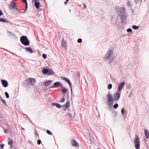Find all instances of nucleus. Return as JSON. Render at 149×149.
<instances>
[{
	"instance_id": "obj_1",
	"label": "nucleus",
	"mask_w": 149,
	"mask_h": 149,
	"mask_svg": "<svg viewBox=\"0 0 149 149\" xmlns=\"http://www.w3.org/2000/svg\"><path fill=\"white\" fill-rule=\"evenodd\" d=\"M114 53L113 50L111 49L108 50L104 57V61L109 64H111L114 61Z\"/></svg>"
},
{
	"instance_id": "obj_2",
	"label": "nucleus",
	"mask_w": 149,
	"mask_h": 149,
	"mask_svg": "<svg viewBox=\"0 0 149 149\" xmlns=\"http://www.w3.org/2000/svg\"><path fill=\"white\" fill-rule=\"evenodd\" d=\"M117 13L120 18L121 23L125 24L127 16L125 9L123 8H118L117 10Z\"/></svg>"
},
{
	"instance_id": "obj_3",
	"label": "nucleus",
	"mask_w": 149,
	"mask_h": 149,
	"mask_svg": "<svg viewBox=\"0 0 149 149\" xmlns=\"http://www.w3.org/2000/svg\"><path fill=\"white\" fill-rule=\"evenodd\" d=\"M108 99L107 101V104L110 107H112L113 105V101H114V99L112 95L109 92L108 94L107 95Z\"/></svg>"
},
{
	"instance_id": "obj_4",
	"label": "nucleus",
	"mask_w": 149,
	"mask_h": 149,
	"mask_svg": "<svg viewBox=\"0 0 149 149\" xmlns=\"http://www.w3.org/2000/svg\"><path fill=\"white\" fill-rule=\"evenodd\" d=\"M20 40L21 42L24 45L28 46L30 43V41L26 36H22L20 38Z\"/></svg>"
},
{
	"instance_id": "obj_5",
	"label": "nucleus",
	"mask_w": 149,
	"mask_h": 149,
	"mask_svg": "<svg viewBox=\"0 0 149 149\" xmlns=\"http://www.w3.org/2000/svg\"><path fill=\"white\" fill-rule=\"evenodd\" d=\"M26 81H28V83L30 85H31L33 86L36 83V79L32 78H29L27 80H26Z\"/></svg>"
},
{
	"instance_id": "obj_6",
	"label": "nucleus",
	"mask_w": 149,
	"mask_h": 149,
	"mask_svg": "<svg viewBox=\"0 0 149 149\" xmlns=\"http://www.w3.org/2000/svg\"><path fill=\"white\" fill-rule=\"evenodd\" d=\"M61 79L64 81H65L69 85L70 87L71 88V95H72V84L71 82L70 81L69 79L64 77H61Z\"/></svg>"
},
{
	"instance_id": "obj_7",
	"label": "nucleus",
	"mask_w": 149,
	"mask_h": 149,
	"mask_svg": "<svg viewBox=\"0 0 149 149\" xmlns=\"http://www.w3.org/2000/svg\"><path fill=\"white\" fill-rule=\"evenodd\" d=\"M134 143L135 147L136 149H139L140 148V142L139 139L136 138L135 139Z\"/></svg>"
},
{
	"instance_id": "obj_8",
	"label": "nucleus",
	"mask_w": 149,
	"mask_h": 149,
	"mask_svg": "<svg viewBox=\"0 0 149 149\" xmlns=\"http://www.w3.org/2000/svg\"><path fill=\"white\" fill-rule=\"evenodd\" d=\"M120 93L117 92L113 94V96L114 99V101L118 100H119L120 97Z\"/></svg>"
},
{
	"instance_id": "obj_9",
	"label": "nucleus",
	"mask_w": 149,
	"mask_h": 149,
	"mask_svg": "<svg viewBox=\"0 0 149 149\" xmlns=\"http://www.w3.org/2000/svg\"><path fill=\"white\" fill-rule=\"evenodd\" d=\"M125 83L124 82L120 83L118 85V91L120 92L124 88Z\"/></svg>"
},
{
	"instance_id": "obj_10",
	"label": "nucleus",
	"mask_w": 149,
	"mask_h": 149,
	"mask_svg": "<svg viewBox=\"0 0 149 149\" xmlns=\"http://www.w3.org/2000/svg\"><path fill=\"white\" fill-rule=\"evenodd\" d=\"M32 2L34 3V6L37 9L39 8L40 3L38 0H32Z\"/></svg>"
},
{
	"instance_id": "obj_11",
	"label": "nucleus",
	"mask_w": 149,
	"mask_h": 149,
	"mask_svg": "<svg viewBox=\"0 0 149 149\" xmlns=\"http://www.w3.org/2000/svg\"><path fill=\"white\" fill-rule=\"evenodd\" d=\"M16 6H17L15 3L14 1H13L9 5L8 8L10 10H11L15 8Z\"/></svg>"
},
{
	"instance_id": "obj_12",
	"label": "nucleus",
	"mask_w": 149,
	"mask_h": 149,
	"mask_svg": "<svg viewBox=\"0 0 149 149\" xmlns=\"http://www.w3.org/2000/svg\"><path fill=\"white\" fill-rule=\"evenodd\" d=\"M1 82L3 86L4 87H7L8 85V81L5 80L1 79Z\"/></svg>"
},
{
	"instance_id": "obj_13",
	"label": "nucleus",
	"mask_w": 149,
	"mask_h": 149,
	"mask_svg": "<svg viewBox=\"0 0 149 149\" xmlns=\"http://www.w3.org/2000/svg\"><path fill=\"white\" fill-rule=\"evenodd\" d=\"M53 85L54 88H58L62 85V84L59 82H56L54 83Z\"/></svg>"
},
{
	"instance_id": "obj_14",
	"label": "nucleus",
	"mask_w": 149,
	"mask_h": 149,
	"mask_svg": "<svg viewBox=\"0 0 149 149\" xmlns=\"http://www.w3.org/2000/svg\"><path fill=\"white\" fill-rule=\"evenodd\" d=\"M69 103V101L65 103V105L62 106L63 109L65 111L67 109L68 107Z\"/></svg>"
},
{
	"instance_id": "obj_15",
	"label": "nucleus",
	"mask_w": 149,
	"mask_h": 149,
	"mask_svg": "<svg viewBox=\"0 0 149 149\" xmlns=\"http://www.w3.org/2000/svg\"><path fill=\"white\" fill-rule=\"evenodd\" d=\"M53 82L52 80H49L45 82L44 85L45 86H48L50 85Z\"/></svg>"
},
{
	"instance_id": "obj_16",
	"label": "nucleus",
	"mask_w": 149,
	"mask_h": 149,
	"mask_svg": "<svg viewBox=\"0 0 149 149\" xmlns=\"http://www.w3.org/2000/svg\"><path fill=\"white\" fill-rule=\"evenodd\" d=\"M8 144L10 146L9 149H12V145L13 144V141L12 140L10 139L9 138H8Z\"/></svg>"
},
{
	"instance_id": "obj_17",
	"label": "nucleus",
	"mask_w": 149,
	"mask_h": 149,
	"mask_svg": "<svg viewBox=\"0 0 149 149\" xmlns=\"http://www.w3.org/2000/svg\"><path fill=\"white\" fill-rule=\"evenodd\" d=\"M144 133L146 138L148 139L149 138V133L147 129H144Z\"/></svg>"
},
{
	"instance_id": "obj_18",
	"label": "nucleus",
	"mask_w": 149,
	"mask_h": 149,
	"mask_svg": "<svg viewBox=\"0 0 149 149\" xmlns=\"http://www.w3.org/2000/svg\"><path fill=\"white\" fill-rule=\"evenodd\" d=\"M71 145L73 146H77V143L76 141L74 139H72L71 141Z\"/></svg>"
},
{
	"instance_id": "obj_19",
	"label": "nucleus",
	"mask_w": 149,
	"mask_h": 149,
	"mask_svg": "<svg viewBox=\"0 0 149 149\" xmlns=\"http://www.w3.org/2000/svg\"><path fill=\"white\" fill-rule=\"evenodd\" d=\"M25 50L26 51L29 52L31 54L33 52L32 50L30 47H26Z\"/></svg>"
},
{
	"instance_id": "obj_20",
	"label": "nucleus",
	"mask_w": 149,
	"mask_h": 149,
	"mask_svg": "<svg viewBox=\"0 0 149 149\" xmlns=\"http://www.w3.org/2000/svg\"><path fill=\"white\" fill-rule=\"evenodd\" d=\"M8 33L10 34V36L11 37H13L14 38H16V36L14 33L9 31L8 32Z\"/></svg>"
},
{
	"instance_id": "obj_21",
	"label": "nucleus",
	"mask_w": 149,
	"mask_h": 149,
	"mask_svg": "<svg viewBox=\"0 0 149 149\" xmlns=\"http://www.w3.org/2000/svg\"><path fill=\"white\" fill-rule=\"evenodd\" d=\"M49 71V69H44L42 70V72L44 74H47Z\"/></svg>"
},
{
	"instance_id": "obj_22",
	"label": "nucleus",
	"mask_w": 149,
	"mask_h": 149,
	"mask_svg": "<svg viewBox=\"0 0 149 149\" xmlns=\"http://www.w3.org/2000/svg\"><path fill=\"white\" fill-rule=\"evenodd\" d=\"M54 72L51 69H49V71L47 73V74L49 75L54 74Z\"/></svg>"
},
{
	"instance_id": "obj_23",
	"label": "nucleus",
	"mask_w": 149,
	"mask_h": 149,
	"mask_svg": "<svg viewBox=\"0 0 149 149\" xmlns=\"http://www.w3.org/2000/svg\"><path fill=\"white\" fill-rule=\"evenodd\" d=\"M61 45H62V47L64 48L66 46V43L64 40L63 39L61 40Z\"/></svg>"
},
{
	"instance_id": "obj_24",
	"label": "nucleus",
	"mask_w": 149,
	"mask_h": 149,
	"mask_svg": "<svg viewBox=\"0 0 149 149\" xmlns=\"http://www.w3.org/2000/svg\"><path fill=\"white\" fill-rule=\"evenodd\" d=\"M0 100L1 101L3 102V103H4L6 106H8V105L6 104V101L3 99L2 98Z\"/></svg>"
},
{
	"instance_id": "obj_25",
	"label": "nucleus",
	"mask_w": 149,
	"mask_h": 149,
	"mask_svg": "<svg viewBox=\"0 0 149 149\" xmlns=\"http://www.w3.org/2000/svg\"><path fill=\"white\" fill-rule=\"evenodd\" d=\"M0 22H8V21L3 18H0Z\"/></svg>"
},
{
	"instance_id": "obj_26",
	"label": "nucleus",
	"mask_w": 149,
	"mask_h": 149,
	"mask_svg": "<svg viewBox=\"0 0 149 149\" xmlns=\"http://www.w3.org/2000/svg\"><path fill=\"white\" fill-rule=\"evenodd\" d=\"M132 27L133 29L135 30H137L139 28V26L135 25L132 26Z\"/></svg>"
},
{
	"instance_id": "obj_27",
	"label": "nucleus",
	"mask_w": 149,
	"mask_h": 149,
	"mask_svg": "<svg viewBox=\"0 0 149 149\" xmlns=\"http://www.w3.org/2000/svg\"><path fill=\"white\" fill-rule=\"evenodd\" d=\"M66 116H68L70 120L72 119V117L71 114L68 113L66 115Z\"/></svg>"
},
{
	"instance_id": "obj_28",
	"label": "nucleus",
	"mask_w": 149,
	"mask_h": 149,
	"mask_svg": "<svg viewBox=\"0 0 149 149\" xmlns=\"http://www.w3.org/2000/svg\"><path fill=\"white\" fill-rule=\"evenodd\" d=\"M67 91V89L65 88H63L61 90V91L64 93H65Z\"/></svg>"
},
{
	"instance_id": "obj_29",
	"label": "nucleus",
	"mask_w": 149,
	"mask_h": 149,
	"mask_svg": "<svg viewBox=\"0 0 149 149\" xmlns=\"http://www.w3.org/2000/svg\"><path fill=\"white\" fill-rule=\"evenodd\" d=\"M112 87V85L111 84H109L108 86V89L109 90L111 89Z\"/></svg>"
},
{
	"instance_id": "obj_30",
	"label": "nucleus",
	"mask_w": 149,
	"mask_h": 149,
	"mask_svg": "<svg viewBox=\"0 0 149 149\" xmlns=\"http://www.w3.org/2000/svg\"><path fill=\"white\" fill-rule=\"evenodd\" d=\"M118 104L116 103L113 106V108L115 109H116L118 107Z\"/></svg>"
},
{
	"instance_id": "obj_31",
	"label": "nucleus",
	"mask_w": 149,
	"mask_h": 149,
	"mask_svg": "<svg viewBox=\"0 0 149 149\" xmlns=\"http://www.w3.org/2000/svg\"><path fill=\"white\" fill-rule=\"evenodd\" d=\"M121 113L122 115H123L125 113V109L124 108L122 109L121 110Z\"/></svg>"
},
{
	"instance_id": "obj_32",
	"label": "nucleus",
	"mask_w": 149,
	"mask_h": 149,
	"mask_svg": "<svg viewBox=\"0 0 149 149\" xmlns=\"http://www.w3.org/2000/svg\"><path fill=\"white\" fill-rule=\"evenodd\" d=\"M46 132L49 135H52V132L49 130H47Z\"/></svg>"
},
{
	"instance_id": "obj_33",
	"label": "nucleus",
	"mask_w": 149,
	"mask_h": 149,
	"mask_svg": "<svg viewBox=\"0 0 149 149\" xmlns=\"http://www.w3.org/2000/svg\"><path fill=\"white\" fill-rule=\"evenodd\" d=\"M5 94L6 96V97L7 98H8L9 97V95L8 93L7 92H5Z\"/></svg>"
},
{
	"instance_id": "obj_34",
	"label": "nucleus",
	"mask_w": 149,
	"mask_h": 149,
	"mask_svg": "<svg viewBox=\"0 0 149 149\" xmlns=\"http://www.w3.org/2000/svg\"><path fill=\"white\" fill-rule=\"evenodd\" d=\"M127 31L128 32H131L132 31V29L131 28H128L127 30Z\"/></svg>"
},
{
	"instance_id": "obj_35",
	"label": "nucleus",
	"mask_w": 149,
	"mask_h": 149,
	"mask_svg": "<svg viewBox=\"0 0 149 149\" xmlns=\"http://www.w3.org/2000/svg\"><path fill=\"white\" fill-rule=\"evenodd\" d=\"M142 0H134V2L135 3L137 4L141 1Z\"/></svg>"
},
{
	"instance_id": "obj_36",
	"label": "nucleus",
	"mask_w": 149,
	"mask_h": 149,
	"mask_svg": "<svg viewBox=\"0 0 149 149\" xmlns=\"http://www.w3.org/2000/svg\"><path fill=\"white\" fill-rule=\"evenodd\" d=\"M19 13H24L25 10L24 9H22V10H19L18 11Z\"/></svg>"
},
{
	"instance_id": "obj_37",
	"label": "nucleus",
	"mask_w": 149,
	"mask_h": 149,
	"mask_svg": "<svg viewBox=\"0 0 149 149\" xmlns=\"http://www.w3.org/2000/svg\"><path fill=\"white\" fill-rule=\"evenodd\" d=\"M82 42V39L81 38H79L77 40V42L79 43H81Z\"/></svg>"
},
{
	"instance_id": "obj_38",
	"label": "nucleus",
	"mask_w": 149,
	"mask_h": 149,
	"mask_svg": "<svg viewBox=\"0 0 149 149\" xmlns=\"http://www.w3.org/2000/svg\"><path fill=\"white\" fill-rule=\"evenodd\" d=\"M42 57L46 59L47 58V55L45 54H42Z\"/></svg>"
},
{
	"instance_id": "obj_39",
	"label": "nucleus",
	"mask_w": 149,
	"mask_h": 149,
	"mask_svg": "<svg viewBox=\"0 0 149 149\" xmlns=\"http://www.w3.org/2000/svg\"><path fill=\"white\" fill-rule=\"evenodd\" d=\"M65 98H62L60 100V102H65Z\"/></svg>"
},
{
	"instance_id": "obj_40",
	"label": "nucleus",
	"mask_w": 149,
	"mask_h": 149,
	"mask_svg": "<svg viewBox=\"0 0 149 149\" xmlns=\"http://www.w3.org/2000/svg\"><path fill=\"white\" fill-rule=\"evenodd\" d=\"M4 146V145L3 143H2L1 144H0V149H1V148H3Z\"/></svg>"
},
{
	"instance_id": "obj_41",
	"label": "nucleus",
	"mask_w": 149,
	"mask_h": 149,
	"mask_svg": "<svg viewBox=\"0 0 149 149\" xmlns=\"http://www.w3.org/2000/svg\"><path fill=\"white\" fill-rule=\"evenodd\" d=\"M41 143V140L40 139H38L37 141V143L38 145H40Z\"/></svg>"
},
{
	"instance_id": "obj_42",
	"label": "nucleus",
	"mask_w": 149,
	"mask_h": 149,
	"mask_svg": "<svg viewBox=\"0 0 149 149\" xmlns=\"http://www.w3.org/2000/svg\"><path fill=\"white\" fill-rule=\"evenodd\" d=\"M56 107L59 108H61L62 106L60 104L58 103Z\"/></svg>"
},
{
	"instance_id": "obj_43",
	"label": "nucleus",
	"mask_w": 149,
	"mask_h": 149,
	"mask_svg": "<svg viewBox=\"0 0 149 149\" xmlns=\"http://www.w3.org/2000/svg\"><path fill=\"white\" fill-rule=\"evenodd\" d=\"M22 1L25 3V5L28 4L26 0H22Z\"/></svg>"
},
{
	"instance_id": "obj_44",
	"label": "nucleus",
	"mask_w": 149,
	"mask_h": 149,
	"mask_svg": "<svg viewBox=\"0 0 149 149\" xmlns=\"http://www.w3.org/2000/svg\"><path fill=\"white\" fill-rule=\"evenodd\" d=\"M3 15V13L1 11V10L0 9V16L2 15Z\"/></svg>"
},
{
	"instance_id": "obj_45",
	"label": "nucleus",
	"mask_w": 149,
	"mask_h": 149,
	"mask_svg": "<svg viewBox=\"0 0 149 149\" xmlns=\"http://www.w3.org/2000/svg\"><path fill=\"white\" fill-rule=\"evenodd\" d=\"M58 104V103H52V105H53L55 106L56 107Z\"/></svg>"
},
{
	"instance_id": "obj_46",
	"label": "nucleus",
	"mask_w": 149,
	"mask_h": 149,
	"mask_svg": "<svg viewBox=\"0 0 149 149\" xmlns=\"http://www.w3.org/2000/svg\"><path fill=\"white\" fill-rule=\"evenodd\" d=\"M25 10L27 9L28 8V4H26L25 5Z\"/></svg>"
},
{
	"instance_id": "obj_47",
	"label": "nucleus",
	"mask_w": 149,
	"mask_h": 149,
	"mask_svg": "<svg viewBox=\"0 0 149 149\" xmlns=\"http://www.w3.org/2000/svg\"><path fill=\"white\" fill-rule=\"evenodd\" d=\"M69 0H66V1L64 2V3L65 4H66L68 2Z\"/></svg>"
},
{
	"instance_id": "obj_48",
	"label": "nucleus",
	"mask_w": 149,
	"mask_h": 149,
	"mask_svg": "<svg viewBox=\"0 0 149 149\" xmlns=\"http://www.w3.org/2000/svg\"><path fill=\"white\" fill-rule=\"evenodd\" d=\"M83 5H84V8H86V4H85V3H83Z\"/></svg>"
},
{
	"instance_id": "obj_49",
	"label": "nucleus",
	"mask_w": 149,
	"mask_h": 149,
	"mask_svg": "<svg viewBox=\"0 0 149 149\" xmlns=\"http://www.w3.org/2000/svg\"><path fill=\"white\" fill-rule=\"evenodd\" d=\"M8 130H4V132H5V133H6V132L7 131H8Z\"/></svg>"
},
{
	"instance_id": "obj_50",
	"label": "nucleus",
	"mask_w": 149,
	"mask_h": 149,
	"mask_svg": "<svg viewBox=\"0 0 149 149\" xmlns=\"http://www.w3.org/2000/svg\"><path fill=\"white\" fill-rule=\"evenodd\" d=\"M54 87V86H52L50 87L49 88H53Z\"/></svg>"
},
{
	"instance_id": "obj_51",
	"label": "nucleus",
	"mask_w": 149,
	"mask_h": 149,
	"mask_svg": "<svg viewBox=\"0 0 149 149\" xmlns=\"http://www.w3.org/2000/svg\"><path fill=\"white\" fill-rule=\"evenodd\" d=\"M2 98L1 96L0 95V100Z\"/></svg>"
},
{
	"instance_id": "obj_52",
	"label": "nucleus",
	"mask_w": 149,
	"mask_h": 149,
	"mask_svg": "<svg viewBox=\"0 0 149 149\" xmlns=\"http://www.w3.org/2000/svg\"><path fill=\"white\" fill-rule=\"evenodd\" d=\"M22 130H24V129L23 128H22Z\"/></svg>"
},
{
	"instance_id": "obj_53",
	"label": "nucleus",
	"mask_w": 149,
	"mask_h": 149,
	"mask_svg": "<svg viewBox=\"0 0 149 149\" xmlns=\"http://www.w3.org/2000/svg\"><path fill=\"white\" fill-rule=\"evenodd\" d=\"M77 74H78L79 75L80 74V73L79 72H78Z\"/></svg>"
},
{
	"instance_id": "obj_54",
	"label": "nucleus",
	"mask_w": 149,
	"mask_h": 149,
	"mask_svg": "<svg viewBox=\"0 0 149 149\" xmlns=\"http://www.w3.org/2000/svg\"><path fill=\"white\" fill-rule=\"evenodd\" d=\"M69 11H70V12H71V10H70V9H69Z\"/></svg>"
},
{
	"instance_id": "obj_55",
	"label": "nucleus",
	"mask_w": 149,
	"mask_h": 149,
	"mask_svg": "<svg viewBox=\"0 0 149 149\" xmlns=\"http://www.w3.org/2000/svg\"><path fill=\"white\" fill-rule=\"evenodd\" d=\"M15 9H16V10H18V8H15Z\"/></svg>"
},
{
	"instance_id": "obj_56",
	"label": "nucleus",
	"mask_w": 149,
	"mask_h": 149,
	"mask_svg": "<svg viewBox=\"0 0 149 149\" xmlns=\"http://www.w3.org/2000/svg\"><path fill=\"white\" fill-rule=\"evenodd\" d=\"M36 134H37V132H36Z\"/></svg>"
},
{
	"instance_id": "obj_57",
	"label": "nucleus",
	"mask_w": 149,
	"mask_h": 149,
	"mask_svg": "<svg viewBox=\"0 0 149 149\" xmlns=\"http://www.w3.org/2000/svg\"><path fill=\"white\" fill-rule=\"evenodd\" d=\"M97 149H100L99 148H97Z\"/></svg>"
},
{
	"instance_id": "obj_58",
	"label": "nucleus",
	"mask_w": 149,
	"mask_h": 149,
	"mask_svg": "<svg viewBox=\"0 0 149 149\" xmlns=\"http://www.w3.org/2000/svg\"><path fill=\"white\" fill-rule=\"evenodd\" d=\"M4 0L6 1H7V0Z\"/></svg>"
}]
</instances>
